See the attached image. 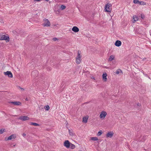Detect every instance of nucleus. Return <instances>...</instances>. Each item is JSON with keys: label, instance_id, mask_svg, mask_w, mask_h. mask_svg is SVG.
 Listing matches in <instances>:
<instances>
[{"label": "nucleus", "instance_id": "18", "mask_svg": "<svg viewBox=\"0 0 151 151\" xmlns=\"http://www.w3.org/2000/svg\"><path fill=\"white\" fill-rule=\"evenodd\" d=\"M81 61V60L80 59H76V63L77 64H79L80 63Z\"/></svg>", "mask_w": 151, "mask_h": 151}, {"label": "nucleus", "instance_id": "10", "mask_svg": "<svg viewBox=\"0 0 151 151\" xmlns=\"http://www.w3.org/2000/svg\"><path fill=\"white\" fill-rule=\"evenodd\" d=\"M114 134L112 132H109L106 134V137H107L111 138L112 137Z\"/></svg>", "mask_w": 151, "mask_h": 151}, {"label": "nucleus", "instance_id": "25", "mask_svg": "<svg viewBox=\"0 0 151 151\" xmlns=\"http://www.w3.org/2000/svg\"><path fill=\"white\" fill-rule=\"evenodd\" d=\"M139 1L138 0H134L133 2L135 4H139Z\"/></svg>", "mask_w": 151, "mask_h": 151}, {"label": "nucleus", "instance_id": "28", "mask_svg": "<svg viewBox=\"0 0 151 151\" xmlns=\"http://www.w3.org/2000/svg\"><path fill=\"white\" fill-rule=\"evenodd\" d=\"M69 134L70 135L73 136V134L72 132H71V131L70 130H69Z\"/></svg>", "mask_w": 151, "mask_h": 151}, {"label": "nucleus", "instance_id": "20", "mask_svg": "<svg viewBox=\"0 0 151 151\" xmlns=\"http://www.w3.org/2000/svg\"><path fill=\"white\" fill-rule=\"evenodd\" d=\"M30 125H34L35 126H39V124L36 123L31 122L30 123Z\"/></svg>", "mask_w": 151, "mask_h": 151}, {"label": "nucleus", "instance_id": "6", "mask_svg": "<svg viewBox=\"0 0 151 151\" xmlns=\"http://www.w3.org/2000/svg\"><path fill=\"white\" fill-rule=\"evenodd\" d=\"M19 119L22 121H24L29 119V118L27 116H22L20 117Z\"/></svg>", "mask_w": 151, "mask_h": 151}, {"label": "nucleus", "instance_id": "2", "mask_svg": "<svg viewBox=\"0 0 151 151\" xmlns=\"http://www.w3.org/2000/svg\"><path fill=\"white\" fill-rule=\"evenodd\" d=\"M42 25L44 27H48L50 26V23L48 19L45 18L43 19V23Z\"/></svg>", "mask_w": 151, "mask_h": 151}, {"label": "nucleus", "instance_id": "9", "mask_svg": "<svg viewBox=\"0 0 151 151\" xmlns=\"http://www.w3.org/2000/svg\"><path fill=\"white\" fill-rule=\"evenodd\" d=\"M16 137V135L15 134H13L11 135L10 136H9L8 139L7 140H12V139H15Z\"/></svg>", "mask_w": 151, "mask_h": 151}, {"label": "nucleus", "instance_id": "37", "mask_svg": "<svg viewBox=\"0 0 151 151\" xmlns=\"http://www.w3.org/2000/svg\"><path fill=\"white\" fill-rule=\"evenodd\" d=\"M45 0L46 1H49V0Z\"/></svg>", "mask_w": 151, "mask_h": 151}, {"label": "nucleus", "instance_id": "27", "mask_svg": "<svg viewBox=\"0 0 151 151\" xmlns=\"http://www.w3.org/2000/svg\"><path fill=\"white\" fill-rule=\"evenodd\" d=\"M66 8V6L63 5H62L61 6V10H63Z\"/></svg>", "mask_w": 151, "mask_h": 151}, {"label": "nucleus", "instance_id": "13", "mask_svg": "<svg viewBox=\"0 0 151 151\" xmlns=\"http://www.w3.org/2000/svg\"><path fill=\"white\" fill-rule=\"evenodd\" d=\"M107 74L106 73H104L103 74V75H102L104 81H106V80H107L106 77H107Z\"/></svg>", "mask_w": 151, "mask_h": 151}, {"label": "nucleus", "instance_id": "31", "mask_svg": "<svg viewBox=\"0 0 151 151\" xmlns=\"http://www.w3.org/2000/svg\"><path fill=\"white\" fill-rule=\"evenodd\" d=\"M38 73V72L37 71V70H34V71H33L32 72V74H33V73Z\"/></svg>", "mask_w": 151, "mask_h": 151}, {"label": "nucleus", "instance_id": "32", "mask_svg": "<svg viewBox=\"0 0 151 151\" xmlns=\"http://www.w3.org/2000/svg\"><path fill=\"white\" fill-rule=\"evenodd\" d=\"M53 40L54 41H56L57 40H58V39L57 38H55V37H54V38H53Z\"/></svg>", "mask_w": 151, "mask_h": 151}, {"label": "nucleus", "instance_id": "24", "mask_svg": "<svg viewBox=\"0 0 151 151\" xmlns=\"http://www.w3.org/2000/svg\"><path fill=\"white\" fill-rule=\"evenodd\" d=\"M122 71L120 69H119L117 70L116 72V73L117 74H119L121 72H122Z\"/></svg>", "mask_w": 151, "mask_h": 151}, {"label": "nucleus", "instance_id": "1", "mask_svg": "<svg viewBox=\"0 0 151 151\" xmlns=\"http://www.w3.org/2000/svg\"><path fill=\"white\" fill-rule=\"evenodd\" d=\"M5 40L6 42H9V36H6L3 33L0 34V40Z\"/></svg>", "mask_w": 151, "mask_h": 151}, {"label": "nucleus", "instance_id": "16", "mask_svg": "<svg viewBox=\"0 0 151 151\" xmlns=\"http://www.w3.org/2000/svg\"><path fill=\"white\" fill-rule=\"evenodd\" d=\"M133 19H134L133 23H134V22L138 20V17L137 16H136V15L133 16Z\"/></svg>", "mask_w": 151, "mask_h": 151}, {"label": "nucleus", "instance_id": "11", "mask_svg": "<svg viewBox=\"0 0 151 151\" xmlns=\"http://www.w3.org/2000/svg\"><path fill=\"white\" fill-rule=\"evenodd\" d=\"M72 30L75 32H77L79 31V29L76 26H74L72 28Z\"/></svg>", "mask_w": 151, "mask_h": 151}, {"label": "nucleus", "instance_id": "14", "mask_svg": "<svg viewBox=\"0 0 151 151\" xmlns=\"http://www.w3.org/2000/svg\"><path fill=\"white\" fill-rule=\"evenodd\" d=\"M80 53L81 51L78 50V55L76 58L81 59V55Z\"/></svg>", "mask_w": 151, "mask_h": 151}, {"label": "nucleus", "instance_id": "36", "mask_svg": "<svg viewBox=\"0 0 151 151\" xmlns=\"http://www.w3.org/2000/svg\"><path fill=\"white\" fill-rule=\"evenodd\" d=\"M25 100H26V101H28V99H27V98H26V99H25Z\"/></svg>", "mask_w": 151, "mask_h": 151}, {"label": "nucleus", "instance_id": "29", "mask_svg": "<svg viewBox=\"0 0 151 151\" xmlns=\"http://www.w3.org/2000/svg\"><path fill=\"white\" fill-rule=\"evenodd\" d=\"M141 17L142 19H144L145 18V16L143 14H142L141 15Z\"/></svg>", "mask_w": 151, "mask_h": 151}, {"label": "nucleus", "instance_id": "7", "mask_svg": "<svg viewBox=\"0 0 151 151\" xmlns=\"http://www.w3.org/2000/svg\"><path fill=\"white\" fill-rule=\"evenodd\" d=\"M4 74L5 75H7L10 78H12L13 75L11 71H7L6 72H4Z\"/></svg>", "mask_w": 151, "mask_h": 151}, {"label": "nucleus", "instance_id": "17", "mask_svg": "<svg viewBox=\"0 0 151 151\" xmlns=\"http://www.w3.org/2000/svg\"><path fill=\"white\" fill-rule=\"evenodd\" d=\"M88 119V117H84L83 118V122L85 123L87 122Z\"/></svg>", "mask_w": 151, "mask_h": 151}, {"label": "nucleus", "instance_id": "19", "mask_svg": "<svg viewBox=\"0 0 151 151\" xmlns=\"http://www.w3.org/2000/svg\"><path fill=\"white\" fill-rule=\"evenodd\" d=\"M139 4L140 5H146V3L143 1H139Z\"/></svg>", "mask_w": 151, "mask_h": 151}, {"label": "nucleus", "instance_id": "4", "mask_svg": "<svg viewBox=\"0 0 151 151\" xmlns=\"http://www.w3.org/2000/svg\"><path fill=\"white\" fill-rule=\"evenodd\" d=\"M71 143L68 140H65L64 142V146L67 148H69L70 147V145Z\"/></svg>", "mask_w": 151, "mask_h": 151}, {"label": "nucleus", "instance_id": "33", "mask_svg": "<svg viewBox=\"0 0 151 151\" xmlns=\"http://www.w3.org/2000/svg\"><path fill=\"white\" fill-rule=\"evenodd\" d=\"M22 135H23V136H26V134H24V133H23V134Z\"/></svg>", "mask_w": 151, "mask_h": 151}, {"label": "nucleus", "instance_id": "8", "mask_svg": "<svg viewBox=\"0 0 151 151\" xmlns=\"http://www.w3.org/2000/svg\"><path fill=\"white\" fill-rule=\"evenodd\" d=\"M9 103L13 104L15 105H21L22 104L19 101H11L9 102Z\"/></svg>", "mask_w": 151, "mask_h": 151}, {"label": "nucleus", "instance_id": "26", "mask_svg": "<svg viewBox=\"0 0 151 151\" xmlns=\"http://www.w3.org/2000/svg\"><path fill=\"white\" fill-rule=\"evenodd\" d=\"M102 131L101 130L99 131L98 133L97 134V136H100L102 134Z\"/></svg>", "mask_w": 151, "mask_h": 151}, {"label": "nucleus", "instance_id": "22", "mask_svg": "<svg viewBox=\"0 0 151 151\" xmlns=\"http://www.w3.org/2000/svg\"><path fill=\"white\" fill-rule=\"evenodd\" d=\"M44 109L45 110L48 111L50 109V107L49 106L47 105L44 106Z\"/></svg>", "mask_w": 151, "mask_h": 151}, {"label": "nucleus", "instance_id": "34", "mask_svg": "<svg viewBox=\"0 0 151 151\" xmlns=\"http://www.w3.org/2000/svg\"><path fill=\"white\" fill-rule=\"evenodd\" d=\"M137 105L138 106H140V104L139 103H138L137 104Z\"/></svg>", "mask_w": 151, "mask_h": 151}, {"label": "nucleus", "instance_id": "3", "mask_svg": "<svg viewBox=\"0 0 151 151\" xmlns=\"http://www.w3.org/2000/svg\"><path fill=\"white\" fill-rule=\"evenodd\" d=\"M111 4L109 3H108L105 6V11L110 12L111 11V8L110 7L111 6Z\"/></svg>", "mask_w": 151, "mask_h": 151}, {"label": "nucleus", "instance_id": "23", "mask_svg": "<svg viewBox=\"0 0 151 151\" xmlns=\"http://www.w3.org/2000/svg\"><path fill=\"white\" fill-rule=\"evenodd\" d=\"M91 139L93 141H96L98 140V139L96 137H92L91 138Z\"/></svg>", "mask_w": 151, "mask_h": 151}, {"label": "nucleus", "instance_id": "12", "mask_svg": "<svg viewBox=\"0 0 151 151\" xmlns=\"http://www.w3.org/2000/svg\"><path fill=\"white\" fill-rule=\"evenodd\" d=\"M122 42L119 40H117L115 43V45L117 47H119L121 45Z\"/></svg>", "mask_w": 151, "mask_h": 151}, {"label": "nucleus", "instance_id": "5", "mask_svg": "<svg viewBox=\"0 0 151 151\" xmlns=\"http://www.w3.org/2000/svg\"><path fill=\"white\" fill-rule=\"evenodd\" d=\"M107 115L106 112L104 111H102L100 115V118L104 119L106 116Z\"/></svg>", "mask_w": 151, "mask_h": 151}, {"label": "nucleus", "instance_id": "21", "mask_svg": "<svg viewBox=\"0 0 151 151\" xmlns=\"http://www.w3.org/2000/svg\"><path fill=\"white\" fill-rule=\"evenodd\" d=\"M70 147L71 149H73L75 148V146L71 143L70 145Z\"/></svg>", "mask_w": 151, "mask_h": 151}, {"label": "nucleus", "instance_id": "35", "mask_svg": "<svg viewBox=\"0 0 151 151\" xmlns=\"http://www.w3.org/2000/svg\"><path fill=\"white\" fill-rule=\"evenodd\" d=\"M21 88V90H24V88Z\"/></svg>", "mask_w": 151, "mask_h": 151}, {"label": "nucleus", "instance_id": "15", "mask_svg": "<svg viewBox=\"0 0 151 151\" xmlns=\"http://www.w3.org/2000/svg\"><path fill=\"white\" fill-rule=\"evenodd\" d=\"M114 56L113 55H111L109 59V61H112L114 59Z\"/></svg>", "mask_w": 151, "mask_h": 151}, {"label": "nucleus", "instance_id": "30", "mask_svg": "<svg viewBox=\"0 0 151 151\" xmlns=\"http://www.w3.org/2000/svg\"><path fill=\"white\" fill-rule=\"evenodd\" d=\"M4 129H1L0 130V134H2L4 132Z\"/></svg>", "mask_w": 151, "mask_h": 151}, {"label": "nucleus", "instance_id": "38", "mask_svg": "<svg viewBox=\"0 0 151 151\" xmlns=\"http://www.w3.org/2000/svg\"><path fill=\"white\" fill-rule=\"evenodd\" d=\"M15 146V145H13V146H14V147Z\"/></svg>", "mask_w": 151, "mask_h": 151}]
</instances>
